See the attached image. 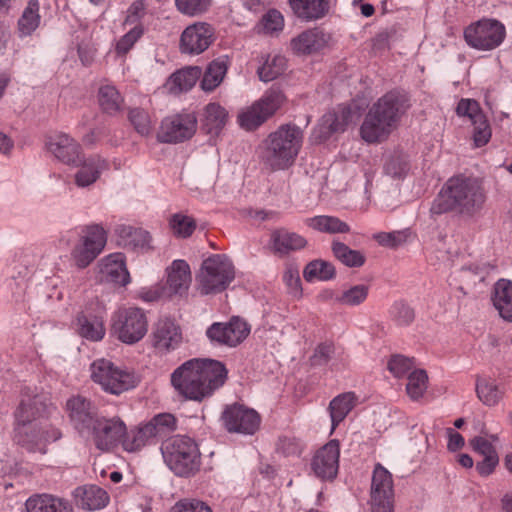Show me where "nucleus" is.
Returning <instances> with one entry per match:
<instances>
[{
  "label": "nucleus",
  "instance_id": "nucleus-16",
  "mask_svg": "<svg viewBox=\"0 0 512 512\" xmlns=\"http://www.w3.org/2000/svg\"><path fill=\"white\" fill-rule=\"evenodd\" d=\"M61 433L58 429H44L38 424L18 425L15 429V441L30 452H46V445L50 441H56Z\"/></svg>",
  "mask_w": 512,
  "mask_h": 512
},
{
  "label": "nucleus",
  "instance_id": "nucleus-23",
  "mask_svg": "<svg viewBox=\"0 0 512 512\" xmlns=\"http://www.w3.org/2000/svg\"><path fill=\"white\" fill-rule=\"evenodd\" d=\"M48 406L42 395L33 393L30 389L22 392L20 404L15 412L18 425L32 424L47 412Z\"/></svg>",
  "mask_w": 512,
  "mask_h": 512
},
{
  "label": "nucleus",
  "instance_id": "nucleus-63",
  "mask_svg": "<svg viewBox=\"0 0 512 512\" xmlns=\"http://www.w3.org/2000/svg\"><path fill=\"white\" fill-rule=\"evenodd\" d=\"M474 134L473 140L476 147H482L486 145L491 138V128L486 118L479 122L473 123Z\"/></svg>",
  "mask_w": 512,
  "mask_h": 512
},
{
  "label": "nucleus",
  "instance_id": "nucleus-40",
  "mask_svg": "<svg viewBox=\"0 0 512 512\" xmlns=\"http://www.w3.org/2000/svg\"><path fill=\"white\" fill-rule=\"evenodd\" d=\"M287 101L284 92L276 86L269 88L263 96L255 101L259 105L263 114L271 118Z\"/></svg>",
  "mask_w": 512,
  "mask_h": 512
},
{
  "label": "nucleus",
  "instance_id": "nucleus-34",
  "mask_svg": "<svg viewBox=\"0 0 512 512\" xmlns=\"http://www.w3.org/2000/svg\"><path fill=\"white\" fill-rule=\"evenodd\" d=\"M358 397L354 392H345L334 397L328 406L332 431L347 417L357 405Z\"/></svg>",
  "mask_w": 512,
  "mask_h": 512
},
{
  "label": "nucleus",
  "instance_id": "nucleus-3",
  "mask_svg": "<svg viewBox=\"0 0 512 512\" xmlns=\"http://www.w3.org/2000/svg\"><path fill=\"white\" fill-rule=\"evenodd\" d=\"M487 196L480 180L473 177L454 176L446 181L433 200L432 215L455 212L472 218L482 211Z\"/></svg>",
  "mask_w": 512,
  "mask_h": 512
},
{
  "label": "nucleus",
  "instance_id": "nucleus-45",
  "mask_svg": "<svg viewBox=\"0 0 512 512\" xmlns=\"http://www.w3.org/2000/svg\"><path fill=\"white\" fill-rule=\"evenodd\" d=\"M39 23V2L38 0H30L18 21L19 31L22 35H30L36 30Z\"/></svg>",
  "mask_w": 512,
  "mask_h": 512
},
{
  "label": "nucleus",
  "instance_id": "nucleus-51",
  "mask_svg": "<svg viewBox=\"0 0 512 512\" xmlns=\"http://www.w3.org/2000/svg\"><path fill=\"white\" fill-rule=\"evenodd\" d=\"M169 227L174 236L188 238L196 229V221L183 213H175L169 219Z\"/></svg>",
  "mask_w": 512,
  "mask_h": 512
},
{
  "label": "nucleus",
  "instance_id": "nucleus-14",
  "mask_svg": "<svg viewBox=\"0 0 512 512\" xmlns=\"http://www.w3.org/2000/svg\"><path fill=\"white\" fill-rule=\"evenodd\" d=\"M150 341L156 354L167 355L181 345L183 341L181 327L172 318H160L153 326Z\"/></svg>",
  "mask_w": 512,
  "mask_h": 512
},
{
  "label": "nucleus",
  "instance_id": "nucleus-8",
  "mask_svg": "<svg viewBox=\"0 0 512 512\" xmlns=\"http://www.w3.org/2000/svg\"><path fill=\"white\" fill-rule=\"evenodd\" d=\"M465 42L471 48L491 51L499 47L506 37L502 22L493 18H482L469 24L463 32Z\"/></svg>",
  "mask_w": 512,
  "mask_h": 512
},
{
  "label": "nucleus",
  "instance_id": "nucleus-12",
  "mask_svg": "<svg viewBox=\"0 0 512 512\" xmlns=\"http://www.w3.org/2000/svg\"><path fill=\"white\" fill-rule=\"evenodd\" d=\"M370 497L372 512H394L392 474L380 463L374 466Z\"/></svg>",
  "mask_w": 512,
  "mask_h": 512
},
{
  "label": "nucleus",
  "instance_id": "nucleus-28",
  "mask_svg": "<svg viewBox=\"0 0 512 512\" xmlns=\"http://www.w3.org/2000/svg\"><path fill=\"white\" fill-rule=\"evenodd\" d=\"M190 266L184 260H175L168 268L167 295H183L191 284Z\"/></svg>",
  "mask_w": 512,
  "mask_h": 512
},
{
  "label": "nucleus",
  "instance_id": "nucleus-59",
  "mask_svg": "<svg viewBox=\"0 0 512 512\" xmlns=\"http://www.w3.org/2000/svg\"><path fill=\"white\" fill-rule=\"evenodd\" d=\"M414 367V358H408L402 355H393L387 365L388 370L396 378L404 377Z\"/></svg>",
  "mask_w": 512,
  "mask_h": 512
},
{
  "label": "nucleus",
  "instance_id": "nucleus-13",
  "mask_svg": "<svg viewBox=\"0 0 512 512\" xmlns=\"http://www.w3.org/2000/svg\"><path fill=\"white\" fill-rule=\"evenodd\" d=\"M126 424L118 417L106 418L99 416L92 428L86 435H89L95 447L101 451H110L119 443L125 435Z\"/></svg>",
  "mask_w": 512,
  "mask_h": 512
},
{
  "label": "nucleus",
  "instance_id": "nucleus-56",
  "mask_svg": "<svg viewBox=\"0 0 512 512\" xmlns=\"http://www.w3.org/2000/svg\"><path fill=\"white\" fill-rule=\"evenodd\" d=\"M128 118L135 130L141 135H148L152 131V122L149 113L141 108L129 110Z\"/></svg>",
  "mask_w": 512,
  "mask_h": 512
},
{
  "label": "nucleus",
  "instance_id": "nucleus-41",
  "mask_svg": "<svg viewBox=\"0 0 512 512\" xmlns=\"http://www.w3.org/2000/svg\"><path fill=\"white\" fill-rule=\"evenodd\" d=\"M121 237L125 242V246L134 251H146L151 248V236L149 232L142 228L123 227Z\"/></svg>",
  "mask_w": 512,
  "mask_h": 512
},
{
  "label": "nucleus",
  "instance_id": "nucleus-10",
  "mask_svg": "<svg viewBox=\"0 0 512 512\" xmlns=\"http://www.w3.org/2000/svg\"><path fill=\"white\" fill-rule=\"evenodd\" d=\"M107 243V231L98 224L84 226L79 234V240L71 251V258L78 268L89 266Z\"/></svg>",
  "mask_w": 512,
  "mask_h": 512
},
{
  "label": "nucleus",
  "instance_id": "nucleus-60",
  "mask_svg": "<svg viewBox=\"0 0 512 512\" xmlns=\"http://www.w3.org/2000/svg\"><path fill=\"white\" fill-rule=\"evenodd\" d=\"M390 313L397 324L401 326H407L415 319L414 309L404 301H396L392 305Z\"/></svg>",
  "mask_w": 512,
  "mask_h": 512
},
{
  "label": "nucleus",
  "instance_id": "nucleus-38",
  "mask_svg": "<svg viewBox=\"0 0 512 512\" xmlns=\"http://www.w3.org/2000/svg\"><path fill=\"white\" fill-rule=\"evenodd\" d=\"M353 120V111L348 105H339L322 117V124L330 133L343 132Z\"/></svg>",
  "mask_w": 512,
  "mask_h": 512
},
{
  "label": "nucleus",
  "instance_id": "nucleus-31",
  "mask_svg": "<svg viewBox=\"0 0 512 512\" xmlns=\"http://www.w3.org/2000/svg\"><path fill=\"white\" fill-rule=\"evenodd\" d=\"M270 242L273 251L281 255L301 250L307 245V240L303 236L285 228L274 230L271 233Z\"/></svg>",
  "mask_w": 512,
  "mask_h": 512
},
{
  "label": "nucleus",
  "instance_id": "nucleus-27",
  "mask_svg": "<svg viewBox=\"0 0 512 512\" xmlns=\"http://www.w3.org/2000/svg\"><path fill=\"white\" fill-rule=\"evenodd\" d=\"M80 169L75 174V183L78 187H88L94 184L103 171L109 169V162L100 155H92L87 159L82 158Z\"/></svg>",
  "mask_w": 512,
  "mask_h": 512
},
{
  "label": "nucleus",
  "instance_id": "nucleus-33",
  "mask_svg": "<svg viewBox=\"0 0 512 512\" xmlns=\"http://www.w3.org/2000/svg\"><path fill=\"white\" fill-rule=\"evenodd\" d=\"M202 71L197 66H189L173 73L165 87L169 93L177 95L190 90L200 78Z\"/></svg>",
  "mask_w": 512,
  "mask_h": 512
},
{
  "label": "nucleus",
  "instance_id": "nucleus-9",
  "mask_svg": "<svg viewBox=\"0 0 512 512\" xmlns=\"http://www.w3.org/2000/svg\"><path fill=\"white\" fill-rule=\"evenodd\" d=\"M147 330V316L141 308L123 307L113 316L112 332L123 343H137L146 335Z\"/></svg>",
  "mask_w": 512,
  "mask_h": 512
},
{
  "label": "nucleus",
  "instance_id": "nucleus-21",
  "mask_svg": "<svg viewBox=\"0 0 512 512\" xmlns=\"http://www.w3.org/2000/svg\"><path fill=\"white\" fill-rule=\"evenodd\" d=\"M66 406L74 428L81 435H86L99 417L97 407L82 396L70 398Z\"/></svg>",
  "mask_w": 512,
  "mask_h": 512
},
{
  "label": "nucleus",
  "instance_id": "nucleus-48",
  "mask_svg": "<svg viewBox=\"0 0 512 512\" xmlns=\"http://www.w3.org/2000/svg\"><path fill=\"white\" fill-rule=\"evenodd\" d=\"M406 392L412 400L423 397L428 387V375L423 369L412 371L407 378Z\"/></svg>",
  "mask_w": 512,
  "mask_h": 512
},
{
  "label": "nucleus",
  "instance_id": "nucleus-18",
  "mask_svg": "<svg viewBox=\"0 0 512 512\" xmlns=\"http://www.w3.org/2000/svg\"><path fill=\"white\" fill-rule=\"evenodd\" d=\"M222 419L229 432L254 434L260 426V415L253 409L243 405L228 406L223 412Z\"/></svg>",
  "mask_w": 512,
  "mask_h": 512
},
{
  "label": "nucleus",
  "instance_id": "nucleus-53",
  "mask_svg": "<svg viewBox=\"0 0 512 512\" xmlns=\"http://www.w3.org/2000/svg\"><path fill=\"white\" fill-rule=\"evenodd\" d=\"M284 17L276 9L268 10L261 18L255 29L257 33L273 34L283 30Z\"/></svg>",
  "mask_w": 512,
  "mask_h": 512
},
{
  "label": "nucleus",
  "instance_id": "nucleus-36",
  "mask_svg": "<svg viewBox=\"0 0 512 512\" xmlns=\"http://www.w3.org/2000/svg\"><path fill=\"white\" fill-rule=\"evenodd\" d=\"M155 439L148 423L140 424L129 431L125 430L122 447L125 451L136 452L151 444Z\"/></svg>",
  "mask_w": 512,
  "mask_h": 512
},
{
  "label": "nucleus",
  "instance_id": "nucleus-47",
  "mask_svg": "<svg viewBox=\"0 0 512 512\" xmlns=\"http://www.w3.org/2000/svg\"><path fill=\"white\" fill-rule=\"evenodd\" d=\"M144 34L142 24H136L128 32L119 38L114 47L117 57L125 59L127 54L132 50L134 45L141 39Z\"/></svg>",
  "mask_w": 512,
  "mask_h": 512
},
{
  "label": "nucleus",
  "instance_id": "nucleus-25",
  "mask_svg": "<svg viewBox=\"0 0 512 512\" xmlns=\"http://www.w3.org/2000/svg\"><path fill=\"white\" fill-rule=\"evenodd\" d=\"M294 15L303 21H316L326 17L331 9L330 0H288Z\"/></svg>",
  "mask_w": 512,
  "mask_h": 512
},
{
  "label": "nucleus",
  "instance_id": "nucleus-64",
  "mask_svg": "<svg viewBox=\"0 0 512 512\" xmlns=\"http://www.w3.org/2000/svg\"><path fill=\"white\" fill-rule=\"evenodd\" d=\"M146 2L145 0H135L128 8L124 25L140 24L139 21L145 16Z\"/></svg>",
  "mask_w": 512,
  "mask_h": 512
},
{
  "label": "nucleus",
  "instance_id": "nucleus-20",
  "mask_svg": "<svg viewBox=\"0 0 512 512\" xmlns=\"http://www.w3.org/2000/svg\"><path fill=\"white\" fill-rule=\"evenodd\" d=\"M105 308L96 303L95 308L87 307L77 316V332L89 341L97 342L104 338L106 329L104 325Z\"/></svg>",
  "mask_w": 512,
  "mask_h": 512
},
{
  "label": "nucleus",
  "instance_id": "nucleus-50",
  "mask_svg": "<svg viewBox=\"0 0 512 512\" xmlns=\"http://www.w3.org/2000/svg\"><path fill=\"white\" fill-rule=\"evenodd\" d=\"M155 438H162L174 432L177 428V420L173 414L160 413L155 415L149 422Z\"/></svg>",
  "mask_w": 512,
  "mask_h": 512
},
{
  "label": "nucleus",
  "instance_id": "nucleus-11",
  "mask_svg": "<svg viewBox=\"0 0 512 512\" xmlns=\"http://www.w3.org/2000/svg\"><path fill=\"white\" fill-rule=\"evenodd\" d=\"M194 113L182 112L165 117L157 132L161 143L177 144L191 139L197 131Z\"/></svg>",
  "mask_w": 512,
  "mask_h": 512
},
{
  "label": "nucleus",
  "instance_id": "nucleus-52",
  "mask_svg": "<svg viewBox=\"0 0 512 512\" xmlns=\"http://www.w3.org/2000/svg\"><path fill=\"white\" fill-rule=\"evenodd\" d=\"M267 120L268 117L263 114V111L256 102L238 115L239 125L247 131L257 129Z\"/></svg>",
  "mask_w": 512,
  "mask_h": 512
},
{
  "label": "nucleus",
  "instance_id": "nucleus-62",
  "mask_svg": "<svg viewBox=\"0 0 512 512\" xmlns=\"http://www.w3.org/2000/svg\"><path fill=\"white\" fill-rule=\"evenodd\" d=\"M170 512H212L204 502L195 499H183L178 501Z\"/></svg>",
  "mask_w": 512,
  "mask_h": 512
},
{
  "label": "nucleus",
  "instance_id": "nucleus-2",
  "mask_svg": "<svg viewBox=\"0 0 512 512\" xmlns=\"http://www.w3.org/2000/svg\"><path fill=\"white\" fill-rule=\"evenodd\" d=\"M228 378L224 363L213 359H191L171 374V384L182 397L201 402L222 387Z\"/></svg>",
  "mask_w": 512,
  "mask_h": 512
},
{
  "label": "nucleus",
  "instance_id": "nucleus-35",
  "mask_svg": "<svg viewBox=\"0 0 512 512\" xmlns=\"http://www.w3.org/2000/svg\"><path fill=\"white\" fill-rule=\"evenodd\" d=\"M476 394L486 406H496L505 395L504 385L490 377H480L476 380Z\"/></svg>",
  "mask_w": 512,
  "mask_h": 512
},
{
  "label": "nucleus",
  "instance_id": "nucleus-5",
  "mask_svg": "<svg viewBox=\"0 0 512 512\" xmlns=\"http://www.w3.org/2000/svg\"><path fill=\"white\" fill-rule=\"evenodd\" d=\"M167 466L178 476L189 477L199 471L201 453L198 444L190 437L175 436L162 446Z\"/></svg>",
  "mask_w": 512,
  "mask_h": 512
},
{
  "label": "nucleus",
  "instance_id": "nucleus-19",
  "mask_svg": "<svg viewBox=\"0 0 512 512\" xmlns=\"http://www.w3.org/2000/svg\"><path fill=\"white\" fill-rule=\"evenodd\" d=\"M340 445L337 440H331L318 449L312 458L311 468L314 474L322 480H333L338 473Z\"/></svg>",
  "mask_w": 512,
  "mask_h": 512
},
{
  "label": "nucleus",
  "instance_id": "nucleus-22",
  "mask_svg": "<svg viewBox=\"0 0 512 512\" xmlns=\"http://www.w3.org/2000/svg\"><path fill=\"white\" fill-rule=\"evenodd\" d=\"M46 145L48 150L66 165L78 167L82 162L81 145L67 134L58 133L49 137Z\"/></svg>",
  "mask_w": 512,
  "mask_h": 512
},
{
  "label": "nucleus",
  "instance_id": "nucleus-43",
  "mask_svg": "<svg viewBox=\"0 0 512 512\" xmlns=\"http://www.w3.org/2000/svg\"><path fill=\"white\" fill-rule=\"evenodd\" d=\"M287 66L286 58L282 55H268L265 62L258 68L257 73L261 81L269 82L278 78Z\"/></svg>",
  "mask_w": 512,
  "mask_h": 512
},
{
  "label": "nucleus",
  "instance_id": "nucleus-55",
  "mask_svg": "<svg viewBox=\"0 0 512 512\" xmlns=\"http://www.w3.org/2000/svg\"><path fill=\"white\" fill-rule=\"evenodd\" d=\"M212 0H175L176 9L183 15L194 17L207 12Z\"/></svg>",
  "mask_w": 512,
  "mask_h": 512
},
{
  "label": "nucleus",
  "instance_id": "nucleus-42",
  "mask_svg": "<svg viewBox=\"0 0 512 512\" xmlns=\"http://www.w3.org/2000/svg\"><path fill=\"white\" fill-rule=\"evenodd\" d=\"M98 100L101 109L108 114H115L120 111L124 99L120 92L113 85H102L99 88Z\"/></svg>",
  "mask_w": 512,
  "mask_h": 512
},
{
  "label": "nucleus",
  "instance_id": "nucleus-26",
  "mask_svg": "<svg viewBox=\"0 0 512 512\" xmlns=\"http://www.w3.org/2000/svg\"><path fill=\"white\" fill-rule=\"evenodd\" d=\"M25 509L27 512H73L68 500L48 493L30 496L25 502Z\"/></svg>",
  "mask_w": 512,
  "mask_h": 512
},
{
  "label": "nucleus",
  "instance_id": "nucleus-58",
  "mask_svg": "<svg viewBox=\"0 0 512 512\" xmlns=\"http://www.w3.org/2000/svg\"><path fill=\"white\" fill-rule=\"evenodd\" d=\"M304 445L302 441L292 435L281 436L278 440L277 450L286 457H299Z\"/></svg>",
  "mask_w": 512,
  "mask_h": 512
},
{
  "label": "nucleus",
  "instance_id": "nucleus-7",
  "mask_svg": "<svg viewBox=\"0 0 512 512\" xmlns=\"http://www.w3.org/2000/svg\"><path fill=\"white\" fill-rule=\"evenodd\" d=\"M90 371L93 382L112 395H120L134 388L138 383L134 373L122 369L104 358L93 361Z\"/></svg>",
  "mask_w": 512,
  "mask_h": 512
},
{
  "label": "nucleus",
  "instance_id": "nucleus-30",
  "mask_svg": "<svg viewBox=\"0 0 512 512\" xmlns=\"http://www.w3.org/2000/svg\"><path fill=\"white\" fill-rule=\"evenodd\" d=\"M74 498L78 507L90 511L105 507L109 501L107 492L96 485L77 487Z\"/></svg>",
  "mask_w": 512,
  "mask_h": 512
},
{
  "label": "nucleus",
  "instance_id": "nucleus-39",
  "mask_svg": "<svg viewBox=\"0 0 512 512\" xmlns=\"http://www.w3.org/2000/svg\"><path fill=\"white\" fill-rule=\"evenodd\" d=\"M228 112L218 103H209L205 107L204 129L209 134L218 135L226 125Z\"/></svg>",
  "mask_w": 512,
  "mask_h": 512
},
{
  "label": "nucleus",
  "instance_id": "nucleus-1",
  "mask_svg": "<svg viewBox=\"0 0 512 512\" xmlns=\"http://www.w3.org/2000/svg\"><path fill=\"white\" fill-rule=\"evenodd\" d=\"M411 107V95L407 91L401 88L387 91L369 107L360 126L361 138L369 144L386 141Z\"/></svg>",
  "mask_w": 512,
  "mask_h": 512
},
{
  "label": "nucleus",
  "instance_id": "nucleus-49",
  "mask_svg": "<svg viewBox=\"0 0 512 512\" xmlns=\"http://www.w3.org/2000/svg\"><path fill=\"white\" fill-rule=\"evenodd\" d=\"M369 286L359 284L352 286L335 296V302L344 306H358L368 297Z\"/></svg>",
  "mask_w": 512,
  "mask_h": 512
},
{
  "label": "nucleus",
  "instance_id": "nucleus-4",
  "mask_svg": "<svg viewBox=\"0 0 512 512\" xmlns=\"http://www.w3.org/2000/svg\"><path fill=\"white\" fill-rule=\"evenodd\" d=\"M303 134L294 124H283L271 132L259 146V160L269 172L287 170L295 163Z\"/></svg>",
  "mask_w": 512,
  "mask_h": 512
},
{
  "label": "nucleus",
  "instance_id": "nucleus-54",
  "mask_svg": "<svg viewBox=\"0 0 512 512\" xmlns=\"http://www.w3.org/2000/svg\"><path fill=\"white\" fill-rule=\"evenodd\" d=\"M304 278L307 281L313 279L329 280L334 277V266L322 260H314L307 264L303 272Z\"/></svg>",
  "mask_w": 512,
  "mask_h": 512
},
{
  "label": "nucleus",
  "instance_id": "nucleus-44",
  "mask_svg": "<svg viewBox=\"0 0 512 512\" xmlns=\"http://www.w3.org/2000/svg\"><path fill=\"white\" fill-rule=\"evenodd\" d=\"M227 72V64L223 60L212 61L201 81V87L205 91H212L223 81V78Z\"/></svg>",
  "mask_w": 512,
  "mask_h": 512
},
{
  "label": "nucleus",
  "instance_id": "nucleus-17",
  "mask_svg": "<svg viewBox=\"0 0 512 512\" xmlns=\"http://www.w3.org/2000/svg\"><path fill=\"white\" fill-rule=\"evenodd\" d=\"M214 40V28L206 22H196L182 32L179 48L183 54L199 55L206 51Z\"/></svg>",
  "mask_w": 512,
  "mask_h": 512
},
{
  "label": "nucleus",
  "instance_id": "nucleus-46",
  "mask_svg": "<svg viewBox=\"0 0 512 512\" xmlns=\"http://www.w3.org/2000/svg\"><path fill=\"white\" fill-rule=\"evenodd\" d=\"M332 252L341 263L348 267H360L365 263V256L360 251L353 250L342 242L334 241Z\"/></svg>",
  "mask_w": 512,
  "mask_h": 512
},
{
  "label": "nucleus",
  "instance_id": "nucleus-32",
  "mask_svg": "<svg viewBox=\"0 0 512 512\" xmlns=\"http://www.w3.org/2000/svg\"><path fill=\"white\" fill-rule=\"evenodd\" d=\"M491 300L499 316L507 322H512V281L498 280L494 284Z\"/></svg>",
  "mask_w": 512,
  "mask_h": 512
},
{
  "label": "nucleus",
  "instance_id": "nucleus-57",
  "mask_svg": "<svg viewBox=\"0 0 512 512\" xmlns=\"http://www.w3.org/2000/svg\"><path fill=\"white\" fill-rule=\"evenodd\" d=\"M456 113L460 117H468L472 124L486 118L479 103L473 99H461L457 104Z\"/></svg>",
  "mask_w": 512,
  "mask_h": 512
},
{
  "label": "nucleus",
  "instance_id": "nucleus-37",
  "mask_svg": "<svg viewBox=\"0 0 512 512\" xmlns=\"http://www.w3.org/2000/svg\"><path fill=\"white\" fill-rule=\"evenodd\" d=\"M306 226L321 233H348L349 225L335 216L319 215L305 220Z\"/></svg>",
  "mask_w": 512,
  "mask_h": 512
},
{
  "label": "nucleus",
  "instance_id": "nucleus-24",
  "mask_svg": "<svg viewBox=\"0 0 512 512\" xmlns=\"http://www.w3.org/2000/svg\"><path fill=\"white\" fill-rule=\"evenodd\" d=\"M327 42V35L324 31L319 28H310L291 39L290 49L298 56L311 55L322 50Z\"/></svg>",
  "mask_w": 512,
  "mask_h": 512
},
{
  "label": "nucleus",
  "instance_id": "nucleus-15",
  "mask_svg": "<svg viewBox=\"0 0 512 512\" xmlns=\"http://www.w3.org/2000/svg\"><path fill=\"white\" fill-rule=\"evenodd\" d=\"M250 334V326L239 317H232L228 322L213 323L206 331L209 340L219 345L236 347Z\"/></svg>",
  "mask_w": 512,
  "mask_h": 512
},
{
  "label": "nucleus",
  "instance_id": "nucleus-6",
  "mask_svg": "<svg viewBox=\"0 0 512 512\" xmlns=\"http://www.w3.org/2000/svg\"><path fill=\"white\" fill-rule=\"evenodd\" d=\"M235 278L231 260L224 254L206 258L196 276L197 289L202 295L218 294L228 288Z\"/></svg>",
  "mask_w": 512,
  "mask_h": 512
},
{
  "label": "nucleus",
  "instance_id": "nucleus-29",
  "mask_svg": "<svg viewBox=\"0 0 512 512\" xmlns=\"http://www.w3.org/2000/svg\"><path fill=\"white\" fill-rule=\"evenodd\" d=\"M102 278L120 286H126L130 282V275L126 268L124 256L115 253L103 259L101 264Z\"/></svg>",
  "mask_w": 512,
  "mask_h": 512
},
{
  "label": "nucleus",
  "instance_id": "nucleus-61",
  "mask_svg": "<svg viewBox=\"0 0 512 512\" xmlns=\"http://www.w3.org/2000/svg\"><path fill=\"white\" fill-rule=\"evenodd\" d=\"M408 235L406 231L381 232L374 238L382 246L396 248L407 241Z\"/></svg>",
  "mask_w": 512,
  "mask_h": 512
}]
</instances>
